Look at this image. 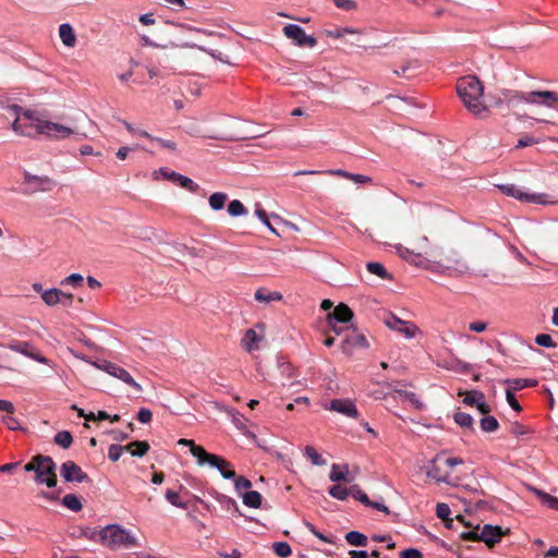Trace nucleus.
<instances>
[{
    "mask_svg": "<svg viewBox=\"0 0 558 558\" xmlns=\"http://www.w3.org/2000/svg\"><path fill=\"white\" fill-rule=\"evenodd\" d=\"M510 433L512 435L519 437V436L527 435V434L532 433V430L527 426L522 425L520 423H512L510 426Z\"/></svg>",
    "mask_w": 558,
    "mask_h": 558,
    "instance_id": "53",
    "label": "nucleus"
},
{
    "mask_svg": "<svg viewBox=\"0 0 558 558\" xmlns=\"http://www.w3.org/2000/svg\"><path fill=\"white\" fill-rule=\"evenodd\" d=\"M329 495L339 500H345L351 495V487L347 488L342 485L336 484L329 488Z\"/></svg>",
    "mask_w": 558,
    "mask_h": 558,
    "instance_id": "35",
    "label": "nucleus"
},
{
    "mask_svg": "<svg viewBox=\"0 0 558 558\" xmlns=\"http://www.w3.org/2000/svg\"><path fill=\"white\" fill-rule=\"evenodd\" d=\"M272 548L276 555L281 558H287L292 554L291 546L286 542L274 543Z\"/></svg>",
    "mask_w": 558,
    "mask_h": 558,
    "instance_id": "43",
    "label": "nucleus"
},
{
    "mask_svg": "<svg viewBox=\"0 0 558 558\" xmlns=\"http://www.w3.org/2000/svg\"><path fill=\"white\" fill-rule=\"evenodd\" d=\"M125 450L134 457H143L148 452L149 444L144 440H135L126 445Z\"/></svg>",
    "mask_w": 558,
    "mask_h": 558,
    "instance_id": "28",
    "label": "nucleus"
},
{
    "mask_svg": "<svg viewBox=\"0 0 558 558\" xmlns=\"http://www.w3.org/2000/svg\"><path fill=\"white\" fill-rule=\"evenodd\" d=\"M93 365L95 367H97L98 369H101V371L106 372L107 374L125 383L126 385H129L130 387L135 389L137 392L143 391L142 386L123 367H121L114 363L108 362V361H102L100 363H93Z\"/></svg>",
    "mask_w": 558,
    "mask_h": 558,
    "instance_id": "6",
    "label": "nucleus"
},
{
    "mask_svg": "<svg viewBox=\"0 0 558 558\" xmlns=\"http://www.w3.org/2000/svg\"><path fill=\"white\" fill-rule=\"evenodd\" d=\"M368 345L364 335L359 333L356 330H351L343 340V351L349 352L354 348H366Z\"/></svg>",
    "mask_w": 558,
    "mask_h": 558,
    "instance_id": "22",
    "label": "nucleus"
},
{
    "mask_svg": "<svg viewBox=\"0 0 558 558\" xmlns=\"http://www.w3.org/2000/svg\"><path fill=\"white\" fill-rule=\"evenodd\" d=\"M53 441L61 448L68 449L73 442V437L70 432L61 430L54 435Z\"/></svg>",
    "mask_w": 558,
    "mask_h": 558,
    "instance_id": "34",
    "label": "nucleus"
},
{
    "mask_svg": "<svg viewBox=\"0 0 558 558\" xmlns=\"http://www.w3.org/2000/svg\"><path fill=\"white\" fill-rule=\"evenodd\" d=\"M63 291L60 289H49L41 293V299L48 306H54L62 302Z\"/></svg>",
    "mask_w": 558,
    "mask_h": 558,
    "instance_id": "27",
    "label": "nucleus"
},
{
    "mask_svg": "<svg viewBox=\"0 0 558 558\" xmlns=\"http://www.w3.org/2000/svg\"><path fill=\"white\" fill-rule=\"evenodd\" d=\"M345 541L351 546H366L367 545V536L357 531H350L344 536Z\"/></svg>",
    "mask_w": 558,
    "mask_h": 558,
    "instance_id": "31",
    "label": "nucleus"
},
{
    "mask_svg": "<svg viewBox=\"0 0 558 558\" xmlns=\"http://www.w3.org/2000/svg\"><path fill=\"white\" fill-rule=\"evenodd\" d=\"M43 459V454H36L34 456L28 463L25 464L24 470L26 472H34L35 474L38 471V468H40V462Z\"/></svg>",
    "mask_w": 558,
    "mask_h": 558,
    "instance_id": "54",
    "label": "nucleus"
},
{
    "mask_svg": "<svg viewBox=\"0 0 558 558\" xmlns=\"http://www.w3.org/2000/svg\"><path fill=\"white\" fill-rule=\"evenodd\" d=\"M153 418L150 410L142 408L137 413V420L143 424H148Z\"/></svg>",
    "mask_w": 558,
    "mask_h": 558,
    "instance_id": "63",
    "label": "nucleus"
},
{
    "mask_svg": "<svg viewBox=\"0 0 558 558\" xmlns=\"http://www.w3.org/2000/svg\"><path fill=\"white\" fill-rule=\"evenodd\" d=\"M7 111L15 117L12 122V130L16 134L28 137L41 135V131L37 125L45 123V120L39 118L34 111L23 110L17 105L8 106Z\"/></svg>",
    "mask_w": 558,
    "mask_h": 558,
    "instance_id": "3",
    "label": "nucleus"
},
{
    "mask_svg": "<svg viewBox=\"0 0 558 558\" xmlns=\"http://www.w3.org/2000/svg\"><path fill=\"white\" fill-rule=\"evenodd\" d=\"M456 88L459 97L471 113L482 116L487 111V107L483 102L484 85L476 76L468 75L460 77Z\"/></svg>",
    "mask_w": 558,
    "mask_h": 558,
    "instance_id": "2",
    "label": "nucleus"
},
{
    "mask_svg": "<svg viewBox=\"0 0 558 558\" xmlns=\"http://www.w3.org/2000/svg\"><path fill=\"white\" fill-rule=\"evenodd\" d=\"M304 452H305V456L311 460V462L314 465L322 466L327 463L326 460L324 458H322V456L312 446H306Z\"/></svg>",
    "mask_w": 558,
    "mask_h": 558,
    "instance_id": "38",
    "label": "nucleus"
},
{
    "mask_svg": "<svg viewBox=\"0 0 558 558\" xmlns=\"http://www.w3.org/2000/svg\"><path fill=\"white\" fill-rule=\"evenodd\" d=\"M243 502L251 508H259L262 505V495L256 490H250L243 494Z\"/></svg>",
    "mask_w": 558,
    "mask_h": 558,
    "instance_id": "33",
    "label": "nucleus"
},
{
    "mask_svg": "<svg viewBox=\"0 0 558 558\" xmlns=\"http://www.w3.org/2000/svg\"><path fill=\"white\" fill-rule=\"evenodd\" d=\"M538 141L531 136V135H524L522 136L521 138H519L517 145H515V148H524V147H527V146H532L534 144H537Z\"/></svg>",
    "mask_w": 558,
    "mask_h": 558,
    "instance_id": "60",
    "label": "nucleus"
},
{
    "mask_svg": "<svg viewBox=\"0 0 558 558\" xmlns=\"http://www.w3.org/2000/svg\"><path fill=\"white\" fill-rule=\"evenodd\" d=\"M283 34L293 39L301 47H314L317 44L316 38L305 34L304 29L295 24H288L283 27Z\"/></svg>",
    "mask_w": 558,
    "mask_h": 558,
    "instance_id": "14",
    "label": "nucleus"
},
{
    "mask_svg": "<svg viewBox=\"0 0 558 558\" xmlns=\"http://www.w3.org/2000/svg\"><path fill=\"white\" fill-rule=\"evenodd\" d=\"M507 384L511 385V390H520L527 387H535L537 385V380L519 378L513 380H507Z\"/></svg>",
    "mask_w": 558,
    "mask_h": 558,
    "instance_id": "40",
    "label": "nucleus"
},
{
    "mask_svg": "<svg viewBox=\"0 0 558 558\" xmlns=\"http://www.w3.org/2000/svg\"><path fill=\"white\" fill-rule=\"evenodd\" d=\"M526 102L556 108L558 106V93L550 90L531 92L527 93Z\"/></svg>",
    "mask_w": 558,
    "mask_h": 558,
    "instance_id": "16",
    "label": "nucleus"
},
{
    "mask_svg": "<svg viewBox=\"0 0 558 558\" xmlns=\"http://www.w3.org/2000/svg\"><path fill=\"white\" fill-rule=\"evenodd\" d=\"M328 409L349 417L356 418L359 416L355 404L349 399H333Z\"/></svg>",
    "mask_w": 558,
    "mask_h": 558,
    "instance_id": "19",
    "label": "nucleus"
},
{
    "mask_svg": "<svg viewBox=\"0 0 558 558\" xmlns=\"http://www.w3.org/2000/svg\"><path fill=\"white\" fill-rule=\"evenodd\" d=\"M8 348L14 352L21 353L38 363L45 364V365H51V360L45 357L44 355L36 353L31 350L32 344L26 341H16L13 340L8 344Z\"/></svg>",
    "mask_w": 558,
    "mask_h": 558,
    "instance_id": "17",
    "label": "nucleus"
},
{
    "mask_svg": "<svg viewBox=\"0 0 558 558\" xmlns=\"http://www.w3.org/2000/svg\"><path fill=\"white\" fill-rule=\"evenodd\" d=\"M255 215L260 219V221L275 234H278L277 230L271 226L267 213L259 205H257L255 209Z\"/></svg>",
    "mask_w": 558,
    "mask_h": 558,
    "instance_id": "49",
    "label": "nucleus"
},
{
    "mask_svg": "<svg viewBox=\"0 0 558 558\" xmlns=\"http://www.w3.org/2000/svg\"><path fill=\"white\" fill-rule=\"evenodd\" d=\"M234 486L238 492H242V490L250 489L252 487V483L246 477L240 476V477L235 478Z\"/></svg>",
    "mask_w": 558,
    "mask_h": 558,
    "instance_id": "61",
    "label": "nucleus"
},
{
    "mask_svg": "<svg viewBox=\"0 0 558 558\" xmlns=\"http://www.w3.org/2000/svg\"><path fill=\"white\" fill-rule=\"evenodd\" d=\"M305 526L312 534H314L317 538H319L324 543H327V544L332 543V539L330 537H328V536L324 535L323 533H320L319 531H317L316 527L314 526V524H312L311 522H305Z\"/></svg>",
    "mask_w": 558,
    "mask_h": 558,
    "instance_id": "59",
    "label": "nucleus"
},
{
    "mask_svg": "<svg viewBox=\"0 0 558 558\" xmlns=\"http://www.w3.org/2000/svg\"><path fill=\"white\" fill-rule=\"evenodd\" d=\"M259 340L257 333L253 329L246 330L243 339L242 344L246 349V351L252 352L253 350L257 349V341Z\"/></svg>",
    "mask_w": 558,
    "mask_h": 558,
    "instance_id": "32",
    "label": "nucleus"
},
{
    "mask_svg": "<svg viewBox=\"0 0 558 558\" xmlns=\"http://www.w3.org/2000/svg\"><path fill=\"white\" fill-rule=\"evenodd\" d=\"M24 184L27 185V193L48 192L56 186V182L49 177H37L31 173H25Z\"/></svg>",
    "mask_w": 558,
    "mask_h": 558,
    "instance_id": "13",
    "label": "nucleus"
},
{
    "mask_svg": "<svg viewBox=\"0 0 558 558\" xmlns=\"http://www.w3.org/2000/svg\"><path fill=\"white\" fill-rule=\"evenodd\" d=\"M385 324L388 328L400 332L408 339L414 338L418 331V327L414 323L402 320L393 314H389L385 318Z\"/></svg>",
    "mask_w": 558,
    "mask_h": 558,
    "instance_id": "9",
    "label": "nucleus"
},
{
    "mask_svg": "<svg viewBox=\"0 0 558 558\" xmlns=\"http://www.w3.org/2000/svg\"><path fill=\"white\" fill-rule=\"evenodd\" d=\"M40 468L35 475V482L37 484H45L48 487H54L57 485V465L51 457L43 456L40 459Z\"/></svg>",
    "mask_w": 558,
    "mask_h": 558,
    "instance_id": "7",
    "label": "nucleus"
},
{
    "mask_svg": "<svg viewBox=\"0 0 558 558\" xmlns=\"http://www.w3.org/2000/svg\"><path fill=\"white\" fill-rule=\"evenodd\" d=\"M505 535L502 529L498 525L485 524L481 532V542H484L488 547H493L496 543L500 542Z\"/></svg>",
    "mask_w": 558,
    "mask_h": 558,
    "instance_id": "20",
    "label": "nucleus"
},
{
    "mask_svg": "<svg viewBox=\"0 0 558 558\" xmlns=\"http://www.w3.org/2000/svg\"><path fill=\"white\" fill-rule=\"evenodd\" d=\"M396 250H397L398 255L400 257H402L403 259L414 264L415 266L426 267V259L427 258H421L420 257V259H418L414 248L405 247V246L399 244V245L396 246Z\"/></svg>",
    "mask_w": 558,
    "mask_h": 558,
    "instance_id": "23",
    "label": "nucleus"
},
{
    "mask_svg": "<svg viewBox=\"0 0 558 558\" xmlns=\"http://www.w3.org/2000/svg\"><path fill=\"white\" fill-rule=\"evenodd\" d=\"M228 213L229 215L236 217L247 214V209L239 199H233L228 205Z\"/></svg>",
    "mask_w": 558,
    "mask_h": 558,
    "instance_id": "41",
    "label": "nucleus"
},
{
    "mask_svg": "<svg viewBox=\"0 0 558 558\" xmlns=\"http://www.w3.org/2000/svg\"><path fill=\"white\" fill-rule=\"evenodd\" d=\"M254 298L257 302L268 304L274 301H281L282 294L278 291H268L266 288L256 290Z\"/></svg>",
    "mask_w": 558,
    "mask_h": 558,
    "instance_id": "24",
    "label": "nucleus"
},
{
    "mask_svg": "<svg viewBox=\"0 0 558 558\" xmlns=\"http://www.w3.org/2000/svg\"><path fill=\"white\" fill-rule=\"evenodd\" d=\"M399 558H423V555L416 548H408L399 553Z\"/></svg>",
    "mask_w": 558,
    "mask_h": 558,
    "instance_id": "62",
    "label": "nucleus"
},
{
    "mask_svg": "<svg viewBox=\"0 0 558 558\" xmlns=\"http://www.w3.org/2000/svg\"><path fill=\"white\" fill-rule=\"evenodd\" d=\"M480 424H481L482 430H484L486 433L496 432L499 427L498 421L494 416H490V415L484 416L481 420Z\"/></svg>",
    "mask_w": 558,
    "mask_h": 558,
    "instance_id": "37",
    "label": "nucleus"
},
{
    "mask_svg": "<svg viewBox=\"0 0 558 558\" xmlns=\"http://www.w3.org/2000/svg\"><path fill=\"white\" fill-rule=\"evenodd\" d=\"M0 411L5 412L7 414H14L15 407L11 401L0 400Z\"/></svg>",
    "mask_w": 558,
    "mask_h": 558,
    "instance_id": "64",
    "label": "nucleus"
},
{
    "mask_svg": "<svg viewBox=\"0 0 558 558\" xmlns=\"http://www.w3.org/2000/svg\"><path fill=\"white\" fill-rule=\"evenodd\" d=\"M537 495L541 497L542 501L546 504L549 508L554 510H558V498L550 496L546 493L537 490Z\"/></svg>",
    "mask_w": 558,
    "mask_h": 558,
    "instance_id": "51",
    "label": "nucleus"
},
{
    "mask_svg": "<svg viewBox=\"0 0 558 558\" xmlns=\"http://www.w3.org/2000/svg\"><path fill=\"white\" fill-rule=\"evenodd\" d=\"M62 505L75 512L80 511L83 507L80 499L74 494L65 495L62 499Z\"/></svg>",
    "mask_w": 558,
    "mask_h": 558,
    "instance_id": "36",
    "label": "nucleus"
},
{
    "mask_svg": "<svg viewBox=\"0 0 558 558\" xmlns=\"http://www.w3.org/2000/svg\"><path fill=\"white\" fill-rule=\"evenodd\" d=\"M335 5L344 11H353L356 9V2L354 0H332Z\"/></svg>",
    "mask_w": 558,
    "mask_h": 558,
    "instance_id": "58",
    "label": "nucleus"
},
{
    "mask_svg": "<svg viewBox=\"0 0 558 558\" xmlns=\"http://www.w3.org/2000/svg\"><path fill=\"white\" fill-rule=\"evenodd\" d=\"M500 190L507 194L510 195L519 201L526 202V203H536V204H547L549 203L546 197V194H530L521 191L513 184L508 185H501Z\"/></svg>",
    "mask_w": 558,
    "mask_h": 558,
    "instance_id": "11",
    "label": "nucleus"
},
{
    "mask_svg": "<svg viewBox=\"0 0 558 558\" xmlns=\"http://www.w3.org/2000/svg\"><path fill=\"white\" fill-rule=\"evenodd\" d=\"M166 499L171 505H173V506H175L178 508L185 509L187 507V505L185 502L181 501L179 493H177V492H174L172 489H167V492H166Z\"/></svg>",
    "mask_w": 558,
    "mask_h": 558,
    "instance_id": "46",
    "label": "nucleus"
},
{
    "mask_svg": "<svg viewBox=\"0 0 558 558\" xmlns=\"http://www.w3.org/2000/svg\"><path fill=\"white\" fill-rule=\"evenodd\" d=\"M100 542L102 545L116 549L118 547H132L134 546L135 538L131 533L118 525H108L99 532Z\"/></svg>",
    "mask_w": 558,
    "mask_h": 558,
    "instance_id": "5",
    "label": "nucleus"
},
{
    "mask_svg": "<svg viewBox=\"0 0 558 558\" xmlns=\"http://www.w3.org/2000/svg\"><path fill=\"white\" fill-rule=\"evenodd\" d=\"M505 99L507 100L508 105H514L520 101H525L527 98V94L522 92H515V90H508L504 94Z\"/></svg>",
    "mask_w": 558,
    "mask_h": 558,
    "instance_id": "42",
    "label": "nucleus"
},
{
    "mask_svg": "<svg viewBox=\"0 0 558 558\" xmlns=\"http://www.w3.org/2000/svg\"><path fill=\"white\" fill-rule=\"evenodd\" d=\"M451 511L447 504H438L436 507V514L439 519L446 521V522H452V520L449 519ZM447 526H449V523H447Z\"/></svg>",
    "mask_w": 558,
    "mask_h": 558,
    "instance_id": "48",
    "label": "nucleus"
},
{
    "mask_svg": "<svg viewBox=\"0 0 558 558\" xmlns=\"http://www.w3.org/2000/svg\"><path fill=\"white\" fill-rule=\"evenodd\" d=\"M349 474V465H339V464H332L331 471L329 473V480L331 482H351V478L348 477Z\"/></svg>",
    "mask_w": 558,
    "mask_h": 558,
    "instance_id": "26",
    "label": "nucleus"
},
{
    "mask_svg": "<svg viewBox=\"0 0 558 558\" xmlns=\"http://www.w3.org/2000/svg\"><path fill=\"white\" fill-rule=\"evenodd\" d=\"M426 475L437 482H449L450 473L444 462V456L437 454L427 466Z\"/></svg>",
    "mask_w": 558,
    "mask_h": 558,
    "instance_id": "12",
    "label": "nucleus"
},
{
    "mask_svg": "<svg viewBox=\"0 0 558 558\" xmlns=\"http://www.w3.org/2000/svg\"><path fill=\"white\" fill-rule=\"evenodd\" d=\"M160 174L162 178L170 180L177 184H179L181 187L189 190L190 192H196L199 186L197 183H195L193 180H191L187 177H184L178 172H174L172 170H169L167 168H160Z\"/></svg>",
    "mask_w": 558,
    "mask_h": 558,
    "instance_id": "18",
    "label": "nucleus"
},
{
    "mask_svg": "<svg viewBox=\"0 0 558 558\" xmlns=\"http://www.w3.org/2000/svg\"><path fill=\"white\" fill-rule=\"evenodd\" d=\"M179 445L189 446L193 457L197 459L199 465L209 464L219 470L223 478H235V472L230 470V462L220 456L207 452L202 446L196 445L192 439L181 438Z\"/></svg>",
    "mask_w": 558,
    "mask_h": 558,
    "instance_id": "4",
    "label": "nucleus"
},
{
    "mask_svg": "<svg viewBox=\"0 0 558 558\" xmlns=\"http://www.w3.org/2000/svg\"><path fill=\"white\" fill-rule=\"evenodd\" d=\"M480 399H485V395L477 390H471L464 393L463 402L466 405L474 407Z\"/></svg>",
    "mask_w": 558,
    "mask_h": 558,
    "instance_id": "45",
    "label": "nucleus"
},
{
    "mask_svg": "<svg viewBox=\"0 0 558 558\" xmlns=\"http://www.w3.org/2000/svg\"><path fill=\"white\" fill-rule=\"evenodd\" d=\"M453 420L461 427L472 428L473 426V417L468 413L457 412Z\"/></svg>",
    "mask_w": 558,
    "mask_h": 558,
    "instance_id": "44",
    "label": "nucleus"
},
{
    "mask_svg": "<svg viewBox=\"0 0 558 558\" xmlns=\"http://www.w3.org/2000/svg\"><path fill=\"white\" fill-rule=\"evenodd\" d=\"M1 422L7 425V427L11 430H20L22 426L16 417L13 414H8L1 417Z\"/></svg>",
    "mask_w": 558,
    "mask_h": 558,
    "instance_id": "50",
    "label": "nucleus"
},
{
    "mask_svg": "<svg viewBox=\"0 0 558 558\" xmlns=\"http://www.w3.org/2000/svg\"><path fill=\"white\" fill-rule=\"evenodd\" d=\"M84 281V278L82 275L80 274H72L68 277H65L62 281H61V284L64 286V284H71L73 287H78L83 283Z\"/></svg>",
    "mask_w": 558,
    "mask_h": 558,
    "instance_id": "55",
    "label": "nucleus"
},
{
    "mask_svg": "<svg viewBox=\"0 0 558 558\" xmlns=\"http://www.w3.org/2000/svg\"><path fill=\"white\" fill-rule=\"evenodd\" d=\"M319 173L335 175V177H340V178L348 179V180H351V181H353L355 183H361V184L368 183V182L372 181V179L369 177H366V175H363V174L351 173V172H348V171L342 170V169H329V170H326V171L300 170V171H296L294 173V175L298 177V175L319 174Z\"/></svg>",
    "mask_w": 558,
    "mask_h": 558,
    "instance_id": "10",
    "label": "nucleus"
},
{
    "mask_svg": "<svg viewBox=\"0 0 558 558\" xmlns=\"http://www.w3.org/2000/svg\"><path fill=\"white\" fill-rule=\"evenodd\" d=\"M351 496L361 501L362 504L368 506V504H371V500L368 498V496L366 495L365 492H363L361 488H359L357 485H353L351 486Z\"/></svg>",
    "mask_w": 558,
    "mask_h": 558,
    "instance_id": "47",
    "label": "nucleus"
},
{
    "mask_svg": "<svg viewBox=\"0 0 558 558\" xmlns=\"http://www.w3.org/2000/svg\"><path fill=\"white\" fill-rule=\"evenodd\" d=\"M412 248H414L416 256L420 258H427L426 266L430 262L439 263L448 269H453L460 274H464L469 270L466 263L461 256L454 251H451L450 255L440 257L438 250L433 247L428 241V238L424 234H416L412 242Z\"/></svg>",
    "mask_w": 558,
    "mask_h": 558,
    "instance_id": "1",
    "label": "nucleus"
},
{
    "mask_svg": "<svg viewBox=\"0 0 558 558\" xmlns=\"http://www.w3.org/2000/svg\"><path fill=\"white\" fill-rule=\"evenodd\" d=\"M61 476L65 482L83 483L88 481V475L74 461L68 460L60 468Z\"/></svg>",
    "mask_w": 558,
    "mask_h": 558,
    "instance_id": "15",
    "label": "nucleus"
},
{
    "mask_svg": "<svg viewBox=\"0 0 558 558\" xmlns=\"http://www.w3.org/2000/svg\"><path fill=\"white\" fill-rule=\"evenodd\" d=\"M38 126L41 131V135H45L47 138L54 141L64 140L73 134H77L76 128L51 122L48 120H45V123H40Z\"/></svg>",
    "mask_w": 558,
    "mask_h": 558,
    "instance_id": "8",
    "label": "nucleus"
},
{
    "mask_svg": "<svg viewBox=\"0 0 558 558\" xmlns=\"http://www.w3.org/2000/svg\"><path fill=\"white\" fill-rule=\"evenodd\" d=\"M59 36L63 45L74 47L76 44V35L70 24H61L59 27Z\"/></svg>",
    "mask_w": 558,
    "mask_h": 558,
    "instance_id": "25",
    "label": "nucleus"
},
{
    "mask_svg": "<svg viewBox=\"0 0 558 558\" xmlns=\"http://www.w3.org/2000/svg\"><path fill=\"white\" fill-rule=\"evenodd\" d=\"M228 195L226 193L216 192L209 196L208 203L213 210H221L225 207Z\"/></svg>",
    "mask_w": 558,
    "mask_h": 558,
    "instance_id": "30",
    "label": "nucleus"
},
{
    "mask_svg": "<svg viewBox=\"0 0 558 558\" xmlns=\"http://www.w3.org/2000/svg\"><path fill=\"white\" fill-rule=\"evenodd\" d=\"M536 344L545 348H555L556 343L553 341L551 337L547 333H539L535 337Z\"/></svg>",
    "mask_w": 558,
    "mask_h": 558,
    "instance_id": "52",
    "label": "nucleus"
},
{
    "mask_svg": "<svg viewBox=\"0 0 558 558\" xmlns=\"http://www.w3.org/2000/svg\"><path fill=\"white\" fill-rule=\"evenodd\" d=\"M366 269L369 274L376 275L377 277L386 280H390L392 277L386 270L383 264L377 262H371L366 264Z\"/></svg>",
    "mask_w": 558,
    "mask_h": 558,
    "instance_id": "29",
    "label": "nucleus"
},
{
    "mask_svg": "<svg viewBox=\"0 0 558 558\" xmlns=\"http://www.w3.org/2000/svg\"><path fill=\"white\" fill-rule=\"evenodd\" d=\"M138 134L142 135V136L147 137L148 140H150L153 142L159 143V145L161 147H163V148H167V149H170V150H175L177 149V144L173 141H168V140H163V138H160V137H155V136L150 135L149 133H147L146 131H140Z\"/></svg>",
    "mask_w": 558,
    "mask_h": 558,
    "instance_id": "39",
    "label": "nucleus"
},
{
    "mask_svg": "<svg viewBox=\"0 0 558 558\" xmlns=\"http://www.w3.org/2000/svg\"><path fill=\"white\" fill-rule=\"evenodd\" d=\"M506 400L515 412L522 411L520 403L518 402L513 391L510 388L506 390Z\"/></svg>",
    "mask_w": 558,
    "mask_h": 558,
    "instance_id": "57",
    "label": "nucleus"
},
{
    "mask_svg": "<svg viewBox=\"0 0 558 558\" xmlns=\"http://www.w3.org/2000/svg\"><path fill=\"white\" fill-rule=\"evenodd\" d=\"M353 317L352 310L344 303L338 304L331 313L328 314L329 325L333 323H349Z\"/></svg>",
    "mask_w": 558,
    "mask_h": 558,
    "instance_id": "21",
    "label": "nucleus"
},
{
    "mask_svg": "<svg viewBox=\"0 0 558 558\" xmlns=\"http://www.w3.org/2000/svg\"><path fill=\"white\" fill-rule=\"evenodd\" d=\"M123 450H125V447H122L120 445H111L108 450V458L116 462L120 459Z\"/></svg>",
    "mask_w": 558,
    "mask_h": 558,
    "instance_id": "56",
    "label": "nucleus"
}]
</instances>
